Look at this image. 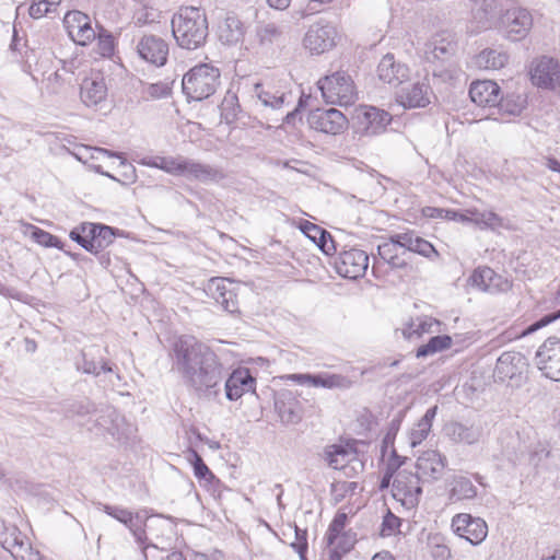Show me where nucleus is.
Wrapping results in <instances>:
<instances>
[{
    "instance_id": "obj_1",
    "label": "nucleus",
    "mask_w": 560,
    "mask_h": 560,
    "mask_svg": "<svg viewBox=\"0 0 560 560\" xmlns=\"http://www.w3.org/2000/svg\"><path fill=\"white\" fill-rule=\"evenodd\" d=\"M173 369L199 397L215 399L225 371L218 355L194 336H180L172 347Z\"/></svg>"
},
{
    "instance_id": "obj_2",
    "label": "nucleus",
    "mask_w": 560,
    "mask_h": 560,
    "mask_svg": "<svg viewBox=\"0 0 560 560\" xmlns=\"http://www.w3.org/2000/svg\"><path fill=\"white\" fill-rule=\"evenodd\" d=\"M172 31L177 44L185 49H197L208 36L206 12L196 7L182 8L172 20Z\"/></svg>"
},
{
    "instance_id": "obj_3",
    "label": "nucleus",
    "mask_w": 560,
    "mask_h": 560,
    "mask_svg": "<svg viewBox=\"0 0 560 560\" xmlns=\"http://www.w3.org/2000/svg\"><path fill=\"white\" fill-rule=\"evenodd\" d=\"M220 70L208 63L191 68L183 77V92L188 101H202L213 95L220 85Z\"/></svg>"
},
{
    "instance_id": "obj_4",
    "label": "nucleus",
    "mask_w": 560,
    "mask_h": 560,
    "mask_svg": "<svg viewBox=\"0 0 560 560\" xmlns=\"http://www.w3.org/2000/svg\"><path fill=\"white\" fill-rule=\"evenodd\" d=\"M317 84L327 103L348 106L357 100L354 82L345 71H336L326 75Z\"/></svg>"
},
{
    "instance_id": "obj_5",
    "label": "nucleus",
    "mask_w": 560,
    "mask_h": 560,
    "mask_svg": "<svg viewBox=\"0 0 560 560\" xmlns=\"http://www.w3.org/2000/svg\"><path fill=\"white\" fill-rule=\"evenodd\" d=\"M392 494L407 510L416 508L422 494L420 477L406 469L397 471L392 483Z\"/></svg>"
},
{
    "instance_id": "obj_6",
    "label": "nucleus",
    "mask_w": 560,
    "mask_h": 560,
    "mask_svg": "<svg viewBox=\"0 0 560 560\" xmlns=\"http://www.w3.org/2000/svg\"><path fill=\"white\" fill-rule=\"evenodd\" d=\"M97 427L105 429L116 441L127 443L135 439L136 427L128 422L116 409L107 407L96 418Z\"/></svg>"
},
{
    "instance_id": "obj_7",
    "label": "nucleus",
    "mask_w": 560,
    "mask_h": 560,
    "mask_svg": "<svg viewBox=\"0 0 560 560\" xmlns=\"http://www.w3.org/2000/svg\"><path fill=\"white\" fill-rule=\"evenodd\" d=\"M498 26H502L506 37L518 42L527 36L533 26V16L525 8H509L501 15Z\"/></svg>"
},
{
    "instance_id": "obj_8",
    "label": "nucleus",
    "mask_w": 560,
    "mask_h": 560,
    "mask_svg": "<svg viewBox=\"0 0 560 560\" xmlns=\"http://www.w3.org/2000/svg\"><path fill=\"white\" fill-rule=\"evenodd\" d=\"M536 364L541 373L555 381L560 382V339L549 337L536 352Z\"/></svg>"
},
{
    "instance_id": "obj_9",
    "label": "nucleus",
    "mask_w": 560,
    "mask_h": 560,
    "mask_svg": "<svg viewBox=\"0 0 560 560\" xmlns=\"http://www.w3.org/2000/svg\"><path fill=\"white\" fill-rule=\"evenodd\" d=\"M307 122L316 131L326 135H339L348 126L346 116L336 108H316L308 114Z\"/></svg>"
},
{
    "instance_id": "obj_10",
    "label": "nucleus",
    "mask_w": 560,
    "mask_h": 560,
    "mask_svg": "<svg viewBox=\"0 0 560 560\" xmlns=\"http://www.w3.org/2000/svg\"><path fill=\"white\" fill-rule=\"evenodd\" d=\"M97 509L127 526L138 545H143L147 541L148 537L145 535V529L142 528L144 513H133L122 506L109 505L101 502L97 503Z\"/></svg>"
},
{
    "instance_id": "obj_11",
    "label": "nucleus",
    "mask_w": 560,
    "mask_h": 560,
    "mask_svg": "<svg viewBox=\"0 0 560 560\" xmlns=\"http://www.w3.org/2000/svg\"><path fill=\"white\" fill-rule=\"evenodd\" d=\"M337 31L329 23L317 22L310 26L303 43L312 54H323L336 45Z\"/></svg>"
},
{
    "instance_id": "obj_12",
    "label": "nucleus",
    "mask_w": 560,
    "mask_h": 560,
    "mask_svg": "<svg viewBox=\"0 0 560 560\" xmlns=\"http://www.w3.org/2000/svg\"><path fill=\"white\" fill-rule=\"evenodd\" d=\"M452 528L455 534L465 538L471 545H479L488 535L486 522L467 513L456 514L452 520Z\"/></svg>"
},
{
    "instance_id": "obj_13",
    "label": "nucleus",
    "mask_w": 560,
    "mask_h": 560,
    "mask_svg": "<svg viewBox=\"0 0 560 560\" xmlns=\"http://www.w3.org/2000/svg\"><path fill=\"white\" fill-rule=\"evenodd\" d=\"M369 266V256L364 250L351 248L339 254L335 262L336 271L343 278L358 279Z\"/></svg>"
},
{
    "instance_id": "obj_14",
    "label": "nucleus",
    "mask_w": 560,
    "mask_h": 560,
    "mask_svg": "<svg viewBox=\"0 0 560 560\" xmlns=\"http://www.w3.org/2000/svg\"><path fill=\"white\" fill-rule=\"evenodd\" d=\"M142 528L145 529V535L148 537L147 541L143 545H140L143 551V556L147 560H149V550L154 549H164L163 545L165 538H168V535L172 533V525L167 522V520L161 517H148L145 514L143 515Z\"/></svg>"
},
{
    "instance_id": "obj_15",
    "label": "nucleus",
    "mask_w": 560,
    "mask_h": 560,
    "mask_svg": "<svg viewBox=\"0 0 560 560\" xmlns=\"http://www.w3.org/2000/svg\"><path fill=\"white\" fill-rule=\"evenodd\" d=\"M183 163L182 176H185L189 180H197L202 184H218L226 178L225 172L219 166L188 158H185Z\"/></svg>"
},
{
    "instance_id": "obj_16",
    "label": "nucleus",
    "mask_w": 560,
    "mask_h": 560,
    "mask_svg": "<svg viewBox=\"0 0 560 560\" xmlns=\"http://www.w3.org/2000/svg\"><path fill=\"white\" fill-rule=\"evenodd\" d=\"M530 78L537 86L553 89L560 83V66L553 58L544 56L532 68Z\"/></svg>"
},
{
    "instance_id": "obj_17",
    "label": "nucleus",
    "mask_w": 560,
    "mask_h": 560,
    "mask_svg": "<svg viewBox=\"0 0 560 560\" xmlns=\"http://www.w3.org/2000/svg\"><path fill=\"white\" fill-rule=\"evenodd\" d=\"M526 366V358L521 352L506 351L497 360L494 376L500 382L511 381L521 376Z\"/></svg>"
},
{
    "instance_id": "obj_18",
    "label": "nucleus",
    "mask_w": 560,
    "mask_h": 560,
    "mask_svg": "<svg viewBox=\"0 0 560 560\" xmlns=\"http://www.w3.org/2000/svg\"><path fill=\"white\" fill-rule=\"evenodd\" d=\"M446 466V457L434 450L423 452L417 459L416 468L420 480H439Z\"/></svg>"
},
{
    "instance_id": "obj_19",
    "label": "nucleus",
    "mask_w": 560,
    "mask_h": 560,
    "mask_svg": "<svg viewBox=\"0 0 560 560\" xmlns=\"http://www.w3.org/2000/svg\"><path fill=\"white\" fill-rule=\"evenodd\" d=\"M430 85L416 82L396 92V102L404 108H422L430 104Z\"/></svg>"
},
{
    "instance_id": "obj_20",
    "label": "nucleus",
    "mask_w": 560,
    "mask_h": 560,
    "mask_svg": "<svg viewBox=\"0 0 560 560\" xmlns=\"http://www.w3.org/2000/svg\"><path fill=\"white\" fill-rule=\"evenodd\" d=\"M207 292L224 311L229 313L238 311V301L233 283L228 279L212 278L208 283Z\"/></svg>"
},
{
    "instance_id": "obj_21",
    "label": "nucleus",
    "mask_w": 560,
    "mask_h": 560,
    "mask_svg": "<svg viewBox=\"0 0 560 560\" xmlns=\"http://www.w3.org/2000/svg\"><path fill=\"white\" fill-rule=\"evenodd\" d=\"M139 56L155 66H163L167 60L168 45L159 36L144 35L137 45Z\"/></svg>"
},
{
    "instance_id": "obj_22",
    "label": "nucleus",
    "mask_w": 560,
    "mask_h": 560,
    "mask_svg": "<svg viewBox=\"0 0 560 560\" xmlns=\"http://www.w3.org/2000/svg\"><path fill=\"white\" fill-rule=\"evenodd\" d=\"M256 380L246 368L234 370L224 383L225 397L233 401L245 393L255 392Z\"/></svg>"
},
{
    "instance_id": "obj_23",
    "label": "nucleus",
    "mask_w": 560,
    "mask_h": 560,
    "mask_svg": "<svg viewBox=\"0 0 560 560\" xmlns=\"http://www.w3.org/2000/svg\"><path fill=\"white\" fill-rule=\"evenodd\" d=\"M69 35L80 45H86L96 37V33L91 26L90 18L80 12H68L63 20Z\"/></svg>"
},
{
    "instance_id": "obj_24",
    "label": "nucleus",
    "mask_w": 560,
    "mask_h": 560,
    "mask_svg": "<svg viewBox=\"0 0 560 560\" xmlns=\"http://www.w3.org/2000/svg\"><path fill=\"white\" fill-rule=\"evenodd\" d=\"M378 79L393 86H398L409 78L407 65L395 59L393 54H386L377 66Z\"/></svg>"
},
{
    "instance_id": "obj_25",
    "label": "nucleus",
    "mask_w": 560,
    "mask_h": 560,
    "mask_svg": "<svg viewBox=\"0 0 560 560\" xmlns=\"http://www.w3.org/2000/svg\"><path fill=\"white\" fill-rule=\"evenodd\" d=\"M469 96L479 107H495L501 96L500 86L491 80L476 81L470 84Z\"/></svg>"
},
{
    "instance_id": "obj_26",
    "label": "nucleus",
    "mask_w": 560,
    "mask_h": 560,
    "mask_svg": "<svg viewBox=\"0 0 560 560\" xmlns=\"http://www.w3.org/2000/svg\"><path fill=\"white\" fill-rule=\"evenodd\" d=\"M275 409L284 424H296L302 420L301 404L290 390L281 392L276 396Z\"/></svg>"
},
{
    "instance_id": "obj_27",
    "label": "nucleus",
    "mask_w": 560,
    "mask_h": 560,
    "mask_svg": "<svg viewBox=\"0 0 560 560\" xmlns=\"http://www.w3.org/2000/svg\"><path fill=\"white\" fill-rule=\"evenodd\" d=\"M445 434L458 444L472 445L480 441L482 428L476 423L450 421L444 427Z\"/></svg>"
},
{
    "instance_id": "obj_28",
    "label": "nucleus",
    "mask_w": 560,
    "mask_h": 560,
    "mask_svg": "<svg viewBox=\"0 0 560 560\" xmlns=\"http://www.w3.org/2000/svg\"><path fill=\"white\" fill-rule=\"evenodd\" d=\"M358 119L363 132L368 136H374L385 130L386 126L392 120V116L383 109L370 106L365 107L362 113L358 115Z\"/></svg>"
},
{
    "instance_id": "obj_29",
    "label": "nucleus",
    "mask_w": 560,
    "mask_h": 560,
    "mask_svg": "<svg viewBox=\"0 0 560 560\" xmlns=\"http://www.w3.org/2000/svg\"><path fill=\"white\" fill-rule=\"evenodd\" d=\"M254 91L262 106L276 112L281 110L292 98L291 93L281 92L279 90L272 91L270 85L265 83H256Z\"/></svg>"
},
{
    "instance_id": "obj_30",
    "label": "nucleus",
    "mask_w": 560,
    "mask_h": 560,
    "mask_svg": "<svg viewBox=\"0 0 560 560\" xmlns=\"http://www.w3.org/2000/svg\"><path fill=\"white\" fill-rule=\"evenodd\" d=\"M259 45L266 50H275L285 45L283 28L275 23L259 25L256 31Z\"/></svg>"
},
{
    "instance_id": "obj_31",
    "label": "nucleus",
    "mask_w": 560,
    "mask_h": 560,
    "mask_svg": "<svg viewBox=\"0 0 560 560\" xmlns=\"http://www.w3.org/2000/svg\"><path fill=\"white\" fill-rule=\"evenodd\" d=\"M81 100L86 106H95L105 100L107 88L102 77L85 79L81 84Z\"/></svg>"
},
{
    "instance_id": "obj_32",
    "label": "nucleus",
    "mask_w": 560,
    "mask_h": 560,
    "mask_svg": "<svg viewBox=\"0 0 560 560\" xmlns=\"http://www.w3.org/2000/svg\"><path fill=\"white\" fill-rule=\"evenodd\" d=\"M301 231L326 255H331L336 252V246L330 233L320 226L310 221H305L301 224Z\"/></svg>"
},
{
    "instance_id": "obj_33",
    "label": "nucleus",
    "mask_w": 560,
    "mask_h": 560,
    "mask_svg": "<svg viewBox=\"0 0 560 560\" xmlns=\"http://www.w3.org/2000/svg\"><path fill=\"white\" fill-rule=\"evenodd\" d=\"M245 34L242 21L234 14L228 13L219 26V38L223 44L235 45L243 40Z\"/></svg>"
},
{
    "instance_id": "obj_34",
    "label": "nucleus",
    "mask_w": 560,
    "mask_h": 560,
    "mask_svg": "<svg viewBox=\"0 0 560 560\" xmlns=\"http://www.w3.org/2000/svg\"><path fill=\"white\" fill-rule=\"evenodd\" d=\"M97 228L100 223L83 222L70 231V238L81 245L85 250L95 254Z\"/></svg>"
},
{
    "instance_id": "obj_35",
    "label": "nucleus",
    "mask_w": 560,
    "mask_h": 560,
    "mask_svg": "<svg viewBox=\"0 0 560 560\" xmlns=\"http://www.w3.org/2000/svg\"><path fill=\"white\" fill-rule=\"evenodd\" d=\"M453 52L454 45L440 36L433 37L424 47V58L429 62L446 61Z\"/></svg>"
},
{
    "instance_id": "obj_36",
    "label": "nucleus",
    "mask_w": 560,
    "mask_h": 560,
    "mask_svg": "<svg viewBox=\"0 0 560 560\" xmlns=\"http://www.w3.org/2000/svg\"><path fill=\"white\" fill-rule=\"evenodd\" d=\"M439 325V320L424 316L412 319L396 331L400 330L405 339L415 340L420 338L423 334L433 332L434 330L432 328Z\"/></svg>"
},
{
    "instance_id": "obj_37",
    "label": "nucleus",
    "mask_w": 560,
    "mask_h": 560,
    "mask_svg": "<svg viewBox=\"0 0 560 560\" xmlns=\"http://www.w3.org/2000/svg\"><path fill=\"white\" fill-rule=\"evenodd\" d=\"M436 412L438 406L429 408L425 411L424 416L412 428L409 435V442L412 447H416L417 445L421 444L422 441L427 439L431 431L432 421L435 418Z\"/></svg>"
},
{
    "instance_id": "obj_38",
    "label": "nucleus",
    "mask_w": 560,
    "mask_h": 560,
    "mask_svg": "<svg viewBox=\"0 0 560 560\" xmlns=\"http://www.w3.org/2000/svg\"><path fill=\"white\" fill-rule=\"evenodd\" d=\"M95 152L98 154H102V155L109 156V158H118L120 160V162H119V167L121 168V173H120L121 177L120 178H116L115 176L110 175L109 173H102L103 175H105L114 180H117V182L121 183L122 185H130L137 180V174H136L135 166L131 163L127 162L120 155V153L113 152V151H109V150L103 149V148H96Z\"/></svg>"
},
{
    "instance_id": "obj_39",
    "label": "nucleus",
    "mask_w": 560,
    "mask_h": 560,
    "mask_svg": "<svg viewBox=\"0 0 560 560\" xmlns=\"http://www.w3.org/2000/svg\"><path fill=\"white\" fill-rule=\"evenodd\" d=\"M95 351H98L96 347H91L88 350L82 351V362L79 363V369L86 374L100 375L101 372L113 373L114 368L106 361L96 362L94 359Z\"/></svg>"
},
{
    "instance_id": "obj_40",
    "label": "nucleus",
    "mask_w": 560,
    "mask_h": 560,
    "mask_svg": "<svg viewBox=\"0 0 560 560\" xmlns=\"http://www.w3.org/2000/svg\"><path fill=\"white\" fill-rule=\"evenodd\" d=\"M400 247L396 244L393 236L377 247L380 257L392 268L402 269L407 267V261L399 254Z\"/></svg>"
},
{
    "instance_id": "obj_41",
    "label": "nucleus",
    "mask_w": 560,
    "mask_h": 560,
    "mask_svg": "<svg viewBox=\"0 0 560 560\" xmlns=\"http://www.w3.org/2000/svg\"><path fill=\"white\" fill-rule=\"evenodd\" d=\"M310 386L346 389L352 386V382L349 377L340 374H311Z\"/></svg>"
},
{
    "instance_id": "obj_42",
    "label": "nucleus",
    "mask_w": 560,
    "mask_h": 560,
    "mask_svg": "<svg viewBox=\"0 0 560 560\" xmlns=\"http://www.w3.org/2000/svg\"><path fill=\"white\" fill-rule=\"evenodd\" d=\"M185 156H156L143 160L142 164L162 170L171 175L182 176Z\"/></svg>"
},
{
    "instance_id": "obj_43",
    "label": "nucleus",
    "mask_w": 560,
    "mask_h": 560,
    "mask_svg": "<svg viewBox=\"0 0 560 560\" xmlns=\"http://www.w3.org/2000/svg\"><path fill=\"white\" fill-rule=\"evenodd\" d=\"M508 55L495 49H485L476 57V65L481 69H501L508 62Z\"/></svg>"
},
{
    "instance_id": "obj_44",
    "label": "nucleus",
    "mask_w": 560,
    "mask_h": 560,
    "mask_svg": "<svg viewBox=\"0 0 560 560\" xmlns=\"http://www.w3.org/2000/svg\"><path fill=\"white\" fill-rule=\"evenodd\" d=\"M350 453L341 445H328L323 452V458L334 469H345L350 460Z\"/></svg>"
},
{
    "instance_id": "obj_45",
    "label": "nucleus",
    "mask_w": 560,
    "mask_h": 560,
    "mask_svg": "<svg viewBox=\"0 0 560 560\" xmlns=\"http://www.w3.org/2000/svg\"><path fill=\"white\" fill-rule=\"evenodd\" d=\"M477 495V488L464 476H455L451 482V497L457 500H471Z\"/></svg>"
},
{
    "instance_id": "obj_46",
    "label": "nucleus",
    "mask_w": 560,
    "mask_h": 560,
    "mask_svg": "<svg viewBox=\"0 0 560 560\" xmlns=\"http://www.w3.org/2000/svg\"><path fill=\"white\" fill-rule=\"evenodd\" d=\"M526 106V97L521 94H508L500 96L499 103L495 107L502 114L517 116Z\"/></svg>"
},
{
    "instance_id": "obj_47",
    "label": "nucleus",
    "mask_w": 560,
    "mask_h": 560,
    "mask_svg": "<svg viewBox=\"0 0 560 560\" xmlns=\"http://www.w3.org/2000/svg\"><path fill=\"white\" fill-rule=\"evenodd\" d=\"M452 346V338L447 335H439L431 337L430 340L420 346L417 349V358H424L432 355L436 352H440L442 350L448 349Z\"/></svg>"
},
{
    "instance_id": "obj_48",
    "label": "nucleus",
    "mask_w": 560,
    "mask_h": 560,
    "mask_svg": "<svg viewBox=\"0 0 560 560\" xmlns=\"http://www.w3.org/2000/svg\"><path fill=\"white\" fill-rule=\"evenodd\" d=\"M25 234H28L37 244L44 247L62 249V242L58 237L35 225L28 224Z\"/></svg>"
},
{
    "instance_id": "obj_49",
    "label": "nucleus",
    "mask_w": 560,
    "mask_h": 560,
    "mask_svg": "<svg viewBox=\"0 0 560 560\" xmlns=\"http://www.w3.org/2000/svg\"><path fill=\"white\" fill-rule=\"evenodd\" d=\"M495 279V272L489 267L476 269L470 277L472 285L477 287L482 291H491L492 288L495 285L493 283Z\"/></svg>"
},
{
    "instance_id": "obj_50",
    "label": "nucleus",
    "mask_w": 560,
    "mask_h": 560,
    "mask_svg": "<svg viewBox=\"0 0 560 560\" xmlns=\"http://www.w3.org/2000/svg\"><path fill=\"white\" fill-rule=\"evenodd\" d=\"M221 116L228 122L231 124L236 120L240 113L238 100L235 94H228L220 105Z\"/></svg>"
},
{
    "instance_id": "obj_51",
    "label": "nucleus",
    "mask_w": 560,
    "mask_h": 560,
    "mask_svg": "<svg viewBox=\"0 0 560 560\" xmlns=\"http://www.w3.org/2000/svg\"><path fill=\"white\" fill-rule=\"evenodd\" d=\"M430 552L435 560H448L451 558V549L444 542V538L440 535L429 537Z\"/></svg>"
},
{
    "instance_id": "obj_52",
    "label": "nucleus",
    "mask_w": 560,
    "mask_h": 560,
    "mask_svg": "<svg viewBox=\"0 0 560 560\" xmlns=\"http://www.w3.org/2000/svg\"><path fill=\"white\" fill-rule=\"evenodd\" d=\"M348 521V515L343 512H338L332 522L329 525L327 530V542L328 545H334L336 539L339 537L341 532L343 530Z\"/></svg>"
},
{
    "instance_id": "obj_53",
    "label": "nucleus",
    "mask_w": 560,
    "mask_h": 560,
    "mask_svg": "<svg viewBox=\"0 0 560 560\" xmlns=\"http://www.w3.org/2000/svg\"><path fill=\"white\" fill-rule=\"evenodd\" d=\"M97 230L98 237H96L97 242L96 246H94L95 255L98 254L104 248L108 247L114 242L116 236V230L110 226L100 224V228H97Z\"/></svg>"
},
{
    "instance_id": "obj_54",
    "label": "nucleus",
    "mask_w": 560,
    "mask_h": 560,
    "mask_svg": "<svg viewBox=\"0 0 560 560\" xmlns=\"http://www.w3.org/2000/svg\"><path fill=\"white\" fill-rule=\"evenodd\" d=\"M142 94L144 97L153 100L167 97L171 94V86L166 82L151 83L143 88Z\"/></svg>"
},
{
    "instance_id": "obj_55",
    "label": "nucleus",
    "mask_w": 560,
    "mask_h": 560,
    "mask_svg": "<svg viewBox=\"0 0 560 560\" xmlns=\"http://www.w3.org/2000/svg\"><path fill=\"white\" fill-rule=\"evenodd\" d=\"M115 50V42L113 35L102 28L98 33L97 51L103 57H110Z\"/></svg>"
},
{
    "instance_id": "obj_56",
    "label": "nucleus",
    "mask_w": 560,
    "mask_h": 560,
    "mask_svg": "<svg viewBox=\"0 0 560 560\" xmlns=\"http://www.w3.org/2000/svg\"><path fill=\"white\" fill-rule=\"evenodd\" d=\"M410 252L417 253L419 255H422L424 257L430 258L432 255L438 256V252L435 250L434 246L428 242L427 240L419 236L417 233L413 235V241L410 247Z\"/></svg>"
},
{
    "instance_id": "obj_57",
    "label": "nucleus",
    "mask_w": 560,
    "mask_h": 560,
    "mask_svg": "<svg viewBox=\"0 0 560 560\" xmlns=\"http://www.w3.org/2000/svg\"><path fill=\"white\" fill-rule=\"evenodd\" d=\"M506 221L493 211H485L481 230L497 231L499 229H508Z\"/></svg>"
},
{
    "instance_id": "obj_58",
    "label": "nucleus",
    "mask_w": 560,
    "mask_h": 560,
    "mask_svg": "<svg viewBox=\"0 0 560 560\" xmlns=\"http://www.w3.org/2000/svg\"><path fill=\"white\" fill-rule=\"evenodd\" d=\"M294 534L295 540L291 544V547L299 553L301 560H306L307 532L295 526Z\"/></svg>"
},
{
    "instance_id": "obj_59",
    "label": "nucleus",
    "mask_w": 560,
    "mask_h": 560,
    "mask_svg": "<svg viewBox=\"0 0 560 560\" xmlns=\"http://www.w3.org/2000/svg\"><path fill=\"white\" fill-rule=\"evenodd\" d=\"M560 318V310L555 312V313H550V314H547L545 315L544 317H541L540 319L536 320L535 323L530 324L524 331H523V336H526V335H529V334H533L535 331H537L538 329L549 325L550 323L555 322L556 319Z\"/></svg>"
},
{
    "instance_id": "obj_60",
    "label": "nucleus",
    "mask_w": 560,
    "mask_h": 560,
    "mask_svg": "<svg viewBox=\"0 0 560 560\" xmlns=\"http://www.w3.org/2000/svg\"><path fill=\"white\" fill-rule=\"evenodd\" d=\"M32 549L33 547L28 542L14 538V541L9 548V551L15 560H21V556L24 558Z\"/></svg>"
},
{
    "instance_id": "obj_61",
    "label": "nucleus",
    "mask_w": 560,
    "mask_h": 560,
    "mask_svg": "<svg viewBox=\"0 0 560 560\" xmlns=\"http://www.w3.org/2000/svg\"><path fill=\"white\" fill-rule=\"evenodd\" d=\"M195 462H194V471L195 476L199 479L208 480L210 478H213V474L210 471L208 466L205 464L203 459L195 453Z\"/></svg>"
},
{
    "instance_id": "obj_62",
    "label": "nucleus",
    "mask_w": 560,
    "mask_h": 560,
    "mask_svg": "<svg viewBox=\"0 0 560 560\" xmlns=\"http://www.w3.org/2000/svg\"><path fill=\"white\" fill-rule=\"evenodd\" d=\"M400 521L397 516H395L393 513L388 512L383 521V528L382 534L389 536L392 535L396 528L399 526Z\"/></svg>"
},
{
    "instance_id": "obj_63",
    "label": "nucleus",
    "mask_w": 560,
    "mask_h": 560,
    "mask_svg": "<svg viewBox=\"0 0 560 560\" xmlns=\"http://www.w3.org/2000/svg\"><path fill=\"white\" fill-rule=\"evenodd\" d=\"M50 8L45 3L44 0H34L28 9V13L33 19H39L47 14Z\"/></svg>"
},
{
    "instance_id": "obj_64",
    "label": "nucleus",
    "mask_w": 560,
    "mask_h": 560,
    "mask_svg": "<svg viewBox=\"0 0 560 560\" xmlns=\"http://www.w3.org/2000/svg\"><path fill=\"white\" fill-rule=\"evenodd\" d=\"M416 232L408 231L405 233H397L393 235V240H395L396 244L399 245L400 249H407L410 252V247L413 241V235Z\"/></svg>"
}]
</instances>
